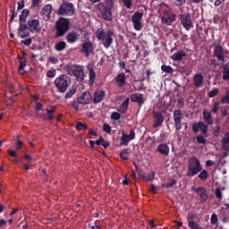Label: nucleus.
<instances>
[{
    "label": "nucleus",
    "instance_id": "obj_1",
    "mask_svg": "<svg viewBox=\"0 0 229 229\" xmlns=\"http://www.w3.org/2000/svg\"><path fill=\"white\" fill-rule=\"evenodd\" d=\"M114 8V0H105V3H99L98 4V10L100 12L103 21H114V15H112V10Z\"/></svg>",
    "mask_w": 229,
    "mask_h": 229
},
{
    "label": "nucleus",
    "instance_id": "obj_2",
    "mask_svg": "<svg viewBox=\"0 0 229 229\" xmlns=\"http://www.w3.org/2000/svg\"><path fill=\"white\" fill-rule=\"evenodd\" d=\"M55 38L64 37L65 33L71 30V21L67 18L60 17L55 24Z\"/></svg>",
    "mask_w": 229,
    "mask_h": 229
},
{
    "label": "nucleus",
    "instance_id": "obj_3",
    "mask_svg": "<svg viewBox=\"0 0 229 229\" xmlns=\"http://www.w3.org/2000/svg\"><path fill=\"white\" fill-rule=\"evenodd\" d=\"M96 37L98 40H100V42H104L103 46L106 47V49H108L112 44H114V30H108L105 31V29L99 28L96 31Z\"/></svg>",
    "mask_w": 229,
    "mask_h": 229
},
{
    "label": "nucleus",
    "instance_id": "obj_4",
    "mask_svg": "<svg viewBox=\"0 0 229 229\" xmlns=\"http://www.w3.org/2000/svg\"><path fill=\"white\" fill-rule=\"evenodd\" d=\"M201 169H203V165H201L199 159L196 157H190L188 159L186 176H188V178H192L193 176L199 174Z\"/></svg>",
    "mask_w": 229,
    "mask_h": 229
},
{
    "label": "nucleus",
    "instance_id": "obj_5",
    "mask_svg": "<svg viewBox=\"0 0 229 229\" xmlns=\"http://www.w3.org/2000/svg\"><path fill=\"white\" fill-rule=\"evenodd\" d=\"M71 83H72L71 76L67 74L59 75L58 77L55 78L54 81V85L57 89V92H60L61 94L67 92V89L71 87Z\"/></svg>",
    "mask_w": 229,
    "mask_h": 229
},
{
    "label": "nucleus",
    "instance_id": "obj_6",
    "mask_svg": "<svg viewBox=\"0 0 229 229\" xmlns=\"http://www.w3.org/2000/svg\"><path fill=\"white\" fill-rule=\"evenodd\" d=\"M65 71L70 76H75L77 81H83L85 78V73L83 72V68L78 64H68L65 67Z\"/></svg>",
    "mask_w": 229,
    "mask_h": 229
},
{
    "label": "nucleus",
    "instance_id": "obj_7",
    "mask_svg": "<svg viewBox=\"0 0 229 229\" xmlns=\"http://www.w3.org/2000/svg\"><path fill=\"white\" fill-rule=\"evenodd\" d=\"M75 8L74 4L71 2L65 1L61 4L56 13L57 15H74Z\"/></svg>",
    "mask_w": 229,
    "mask_h": 229
},
{
    "label": "nucleus",
    "instance_id": "obj_8",
    "mask_svg": "<svg viewBox=\"0 0 229 229\" xmlns=\"http://www.w3.org/2000/svg\"><path fill=\"white\" fill-rule=\"evenodd\" d=\"M179 19L181 21L182 28H184L186 31H190L191 30H192V28H194V24L192 23V18H191V15L189 13L180 14Z\"/></svg>",
    "mask_w": 229,
    "mask_h": 229
},
{
    "label": "nucleus",
    "instance_id": "obj_9",
    "mask_svg": "<svg viewBox=\"0 0 229 229\" xmlns=\"http://www.w3.org/2000/svg\"><path fill=\"white\" fill-rule=\"evenodd\" d=\"M142 17H144V13H140L139 11L134 13L131 16L133 29L136 31H140L142 30V22H140V21H142Z\"/></svg>",
    "mask_w": 229,
    "mask_h": 229
},
{
    "label": "nucleus",
    "instance_id": "obj_10",
    "mask_svg": "<svg viewBox=\"0 0 229 229\" xmlns=\"http://www.w3.org/2000/svg\"><path fill=\"white\" fill-rule=\"evenodd\" d=\"M83 35V30L81 29H76L75 30H72L69 32L65 38L68 44H74L80 40V38Z\"/></svg>",
    "mask_w": 229,
    "mask_h": 229
},
{
    "label": "nucleus",
    "instance_id": "obj_11",
    "mask_svg": "<svg viewBox=\"0 0 229 229\" xmlns=\"http://www.w3.org/2000/svg\"><path fill=\"white\" fill-rule=\"evenodd\" d=\"M95 49L96 47H94V44L92 42L85 41L81 46V53H82V55H85V56L89 58L90 55H94Z\"/></svg>",
    "mask_w": 229,
    "mask_h": 229
},
{
    "label": "nucleus",
    "instance_id": "obj_12",
    "mask_svg": "<svg viewBox=\"0 0 229 229\" xmlns=\"http://www.w3.org/2000/svg\"><path fill=\"white\" fill-rule=\"evenodd\" d=\"M173 117L174 128L176 131H180V130H182V119H183V114L182 113V110L175 109L174 111Z\"/></svg>",
    "mask_w": 229,
    "mask_h": 229
},
{
    "label": "nucleus",
    "instance_id": "obj_13",
    "mask_svg": "<svg viewBox=\"0 0 229 229\" xmlns=\"http://www.w3.org/2000/svg\"><path fill=\"white\" fill-rule=\"evenodd\" d=\"M133 139H135V130L131 129L129 135L123 131L120 138V146H128L130 141L133 140Z\"/></svg>",
    "mask_w": 229,
    "mask_h": 229
},
{
    "label": "nucleus",
    "instance_id": "obj_14",
    "mask_svg": "<svg viewBox=\"0 0 229 229\" xmlns=\"http://www.w3.org/2000/svg\"><path fill=\"white\" fill-rule=\"evenodd\" d=\"M191 191L196 192L198 196L200 198V203H207L208 199V193L207 192V189L204 187L200 186L199 188H196L194 186H191Z\"/></svg>",
    "mask_w": 229,
    "mask_h": 229
},
{
    "label": "nucleus",
    "instance_id": "obj_15",
    "mask_svg": "<svg viewBox=\"0 0 229 229\" xmlns=\"http://www.w3.org/2000/svg\"><path fill=\"white\" fill-rule=\"evenodd\" d=\"M51 13H53V5L51 4L44 5L40 12V15L44 21H49L51 19Z\"/></svg>",
    "mask_w": 229,
    "mask_h": 229
},
{
    "label": "nucleus",
    "instance_id": "obj_16",
    "mask_svg": "<svg viewBox=\"0 0 229 229\" xmlns=\"http://www.w3.org/2000/svg\"><path fill=\"white\" fill-rule=\"evenodd\" d=\"M153 117V128H159V126H162V123H164V115H162V113L153 111L152 113Z\"/></svg>",
    "mask_w": 229,
    "mask_h": 229
},
{
    "label": "nucleus",
    "instance_id": "obj_17",
    "mask_svg": "<svg viewBox=\"0 0 229 229\" xmlns=\"http://www.w3.org/2000/svg\"><path fill=\"white\" fill-rule=\"evenodd\" d=\"M29 31L30 33H39L40 32V21L38 20H29L28 21Z\"/></svg>",
    "mask_w": 229,
    "mask_h": 229
},
{
    "label": "nucleus",
    "instance_id": "obj_18",
    "mask_svg": "<svg viewBox=\"0 0 229 229\" xmlns=\"http://www.w3.org/2000/svg\"><path fill=\"white\" fill-rule=\"evenodd\" d=\"M214 56H216L221 64L225 62V49H223V46L219 44L215 45Z\"/></svg>",
    "mask_w": 229,
    "mask_h": 229
},
{
    "label": "nucleus",
    "instance_id": "obj_19",
    "mask_svg": "<svg viewBox=\"0 0 229 229\" xmlns=\"http://www.w3.org/2000/svg\"><path fill=\"white\" fill-rule=\"evenodd\" d=\"M80 105H89L92 101V94L89 91H84L78 98Z\"/></svg>",
    "mask_w": 229,
    "mask_h": 229
},
{
    "label": "nucleus",
    "instance_id": "obj_20",
    "mask_svg": "<svg viewBox=\"0 0 229 229\" xmlns=\"http://www.w3.org/2000/svg\"><path fill=\"white\" fill-rule=\"evenodd\" d=\"M176 21V14L171 13H165L164 17L162 18L163 24H166V26H171L173 22Z\"/></svg>",
    "mask_w": 229,
    "mask_h": 229
},
{
    "label": "nucleus",
    "instance_id": "obj_21",
    "mask_svg": "<svg viewBox=\"0 0 229 229\" xmlns=\"http://www.w3.org/2000/svg\"><path fill=\"white\" fill-rule=\"evenodd\" d=\"M105 96H106V93L103 89H98L94 92V98L92 99L94 105H98V103H101L103 99L105 98Z\"/></svg>",
    "mask_w": 229,
    "mask_h": 229
},
{
    "label": "nucleus",
    "instance_id": "obj_22",
    "mask_svg": "<svg viewBox=\"0 0 229 229\" xmlns=\"http://www.w3.org/2000/svg\"><path fill=\"white\" fill-rule=\"evenodd\" d=\"M130 99L131 103H138L139 106L144 105V98H142V94L140 93H131L130 95Z\"/></svg>",
    "mask_w": 229,
    "mask_h": 229
},
{
    "label": "nucleus",
    "instance_id": "obj_23",
    "mask_svg": "<svg viewBox=\"0 0 229 229\" xmlns=\"http://www.w3.org/2000/svg\"><path fill=\"white\" fill-rule=\"evenodd\" d=\"M156 151L159 153V155H163L164 157H169V146L165 143H162L157 146Z\"/></svg>",
    "mask_w": 229,
    "mask_h": 229
},
{
    "label": "nucleus",
    "instance_id": "obj_24",
    "mask_svg": "<svg viewBox=\"0 0 229 229\" xmlns=\"http://www.w3.org/2000/svg\"><path fill=\"white\" fill-rule=\"evenodd\" d=\"M183 56H187V54L185 53V51L181 50L174 53V55H171L170 58L171 60H173V62H182V60H183Z\"/></svg>",
    "mask_w": 229,
    "mask_h": 229
},
{
    "label": "nucleus",
    "instance_id": "obj_25",
    "mask_svg": "<svg viewBox=\"0 0 229 229\" xmlns=\"http://www.w3.org/2000/svg\"><path fill=\"white\" fill-rule=\"evenodd\" d=\"M203 121L208 124H214V120L212 119V113L210 111L204 110L202 112Z\"/></svg>",
    "mask_w": 229,
    "mask_h": 229
},
{
    "label": "nucleus",
    "instance_id": "obj_26",
    "mask_svg": "<svg viewBox=\"0 0 229 229\" xmlns=\"http://www.w3.org/2000/svg\"><path fill=\"white\" fill-rule=\"evenodd\" d=\"M193 85L196 89H199L203 85V75L201 74H195L193 77Z\"/></svg>",
    "mask_w": 229,
    "mask_h": 229
},
{
    "label": "nucleus",
    "instance_id": "obj_27",
    "mask_svg": "<svg viewBox=\"0 0 229 229\" xmlns=\"http://www.w3.org/2000/svg\"><path fill=\"white\" fill-rule=\"evenodd\" d=\"M115 81L118 87H124L126 85V75L123 72L119 73L115 78Z\"/></svg>",
    "mask_w": 229,
    "mask_h": 229
},
{
    "label": "nucleus",
    "instance_id": "obj_28",
    "mask_svg": "<svg viewBox=\"0 0 229 229\" xmlns=\"http://www.w3.org/2000/svg\"><path fill=\"white\" fill-rule=\"evenodd\" d=\"M222 148L224 151H229V132H225L222 140Z\"/></svg>",
    "mask_w": 229,
    "mask_h": 229
},
{
    "label": "nucleus",
    "instance_id": "obj_29",
    "mask_svg": "<svg viewBox=\"0 0 229 229\" xmlns=\"http://www.w3.org/2000/svg\"><path fill=\"white\" fill-rule=\"evenodd\" d=\"M197 178L200 180V182H207L208 180V171L207 169H201Z\"/></svg>",
    "mask_w": 229,
    "mask_h": 229
},
{
    "label": "nucleus",
    "instance_id": "obj_30",
    "mask_svg": "<svg viewBox=\"0 0 229 229\" xmlns=\"http://www.w3.org/2000/svg\"><path fill=\"white\" fill-rule=\"evenodd\" d=\"M130 105V98H127L120 106V108L118 110V112H120V114H126V112H128V106Z\"/></svg>",
    "mask_w": 229,
    "mask_h": 229
},
{
    "label": "nucleus",
    "instance_id": "obj_31",
    "mask_svg": "<svg viewBox=\"0 0 229 229\" xmlns=\"http://www.w3.org/2000/svg\"><path fill=\"white\" fill-rule=\"evenodd\" d=\"M19 72L24 74V67H26V62H28L27 57H19Z\"/></svg>",
    "mask_w": 229,
    "mask_h": 229
},
{
    "label": "nucleus",
    "instance_id": "obj_32",
    "mask_svg": "<svg viewBox=\"0 0 229 229\" xmlns=\"http://www.w3.org/2000/svg\"><path fill=\"white\" fill-rule=\"evenodd\" d=\"M65 47H67V43H65V41L62 40L57 42L55 47L54 49H55L58 53L64 51L65 49Z\"/></svg>",
    "mask_w": 229,
    "mask_h": 229
},
{
    "label": "nucleus",
    "instance_id": "obj_33",
    "mask_svg": "<svg viewBox=\"0 0 229 229\" xmlns=\"http://www.w3.org/2000/svg\"><path fill=\"white\" fill-rule=\"evenodd\" d=\"M199 130H200L203 137H208V126L205 123L199 122Z\"/></svg>",
    "mask_w": 229,
    "mask_h": 229
},
{
    "label": "nucleus",
    "instance_id": "obj_34",
    "mask_svg": "<svg viewBox=\"0 0 229 229\" xmlns=\"http://www.w3.org/2000/svg\"><path fill=\"white\" fill-rule=\"evenodd\" d=\"M46 112L47 114V116H46V119H47V121H53V119H55V116H53L54 112H56V106H52L51 109L47 108Z\"/></svg>",
    "mask_w": 229,
    "mask_h": 229
},
{
    "label": "nucleus",
    "instance_id": "obj_35",
    "mask_svg": "<svg viewBox=\"0 0 229 229\" xmlns=\"http://www.w3.org/2000/svg\"><path fill=\"white\" fill-rule=\"evenodd\" d=\"M89 85H94V81H96V72L92 69H89Z\"/></svg>",
    "mask_w": 229,
    "mask_h": 229
},
{
    "label": "nucleus",
    "instance_id": "obj_36",
    "mask_svg": "<svg viewBox=\"0 0 229 229\" xmlns=\"http://www.w3.org/2000/svg\"><path fill=\"white\" fill-rule=\"evenodd\" d=\"M26 30H29L28 21L26 24V21H20L19 28H18V35H21V33H24Z\"/></svg>",
    "mask_w": 229,
    "mask_h": 229
},
{
    "label": "nucleus",
    "instance_id": "obj_37",
    "mask_svg": "<svg viewBox=\"0 0 229 229\" xmlns=\"http://www.w3.org/2000/svg\"><path fill=\"white\" fill-rule=\"evenodd\" d=\"M87 128H89L87 123L81 122H77V123L75 124V129L77 130V131H85Z\"/></svg>",
    "mask_w": 229,
    "mask_h": 229
},
{
    "label": "nucleus",
    "instance_id": "obj_38",
    "mask_svg": "<svg viewBox=\"0 0 229 229\" xmlns=\"http://www.w3.org/2000/svg\"><path fill=\"white\" fill-rule=\"evenodd\" d=\"M28 15H30V11L28 9H24L20 15L19 21L26 22V19H28Z\"/></svg>",
    "mask_w": 229,
    "mask_h": 229
},
{
    "label": "nucleus",
    "instance_id": "obj_39",
    "mask_svg": "<svg viewBox=\"0 0 229 229\" xmlns=\"http://www.w3.org/2000/svg\"><path fill=\"white\" fill-rule=\"evenodd\" d=\"M155 180V172L150 171L147 176L142 177L143 182H153Z\"/></svg>",
    "mask_w": 229,
    "mask_h": 229
},
{
    "label": "nucleus",
    "instance_id": "obj_40",
    "mask_svg": "<svg viewBox=\"0 0 229 229\" xmlns=\"http://www.w3.org/2000/svg\"><path fill=\"white\" fill-rule=\"evenodd\" d=\"M74 94H76V88L73 87L71 89H69L66 94H65V99H71V98H72V96H74Z\"/></svg>",
    "mask_w": 229,
    "mask_h": 229
},
{
    "label": "nucleus",
    "instance_id": "obj_41",
    "mask_svg": "<svg viewBox=\"0 0 229 229\" xmlns=\"http://www.w3.org/2000/svg\"><path fill=\"white\" fill-rule=\"evenodd\" d=\"M174 185H176V180L172 179V180L170 181V182L162 184V188H163V189H171V187H174Z\"/></svg>",
    "mask_w": 229,
    "mask_h": 229
},
{
    "label": "nucleus",
    "instance_id": "obj_42",
    "mask_svg": "<svg viewBox=\"0 0 229 229\" xmlns=\"http://www.w3.org/2000/svg\"><path fill=\"white\" fill-rule=\"evenodd\" d=\"M188 226L191 229H203V228L199 227V225H198V223L194 222V220L190 221L188 224Z\"/></svg>",
    "mask_w": 229,
    "mask_h": 229
},
{
    "label": "nucleus",
    "instance_id": "obj_43",
    "mask_svg": "<svg viewBox=\"0 0 229 229\" xmlns=\"http://www.w3.org/2000/svg\"><path fill=\"white\" fill-rule=\"evenodd\" d=\"M219 102L215 101L212 105V108H211V112L212 114H217V112L219 111Z\"/></svg>",
    "mask_w": 229,
    "mask_h": 229
},
{
    "label": "nucleus",
    "instance_id": "obj_44",
    "mask_svg": "<svg viewBox=\"0 0 229 229\" xmlns=\"http://www.w3.org/2000/svg\"><path fill=\"white\" fill-rule=\"evenodd\" d=\"M207 137L203 136V135H198L196 137V140L199 144H207Z\"/></svg>",
    "mask_w": 229,
    "mask_h": 229
},
{
    "label": "nucleus",
    "instance_id": "obj_45",
    "mask_svg": "<svg viewBox=\"0 0 229 229\" xmlns=\"http://www.w3.org/2000/svg\"><path fill=\"white\" fill-rule=\"evenodd\" d=\"M161 71H163V72H167L169 74L173 72V67H171L170 65L163 64L161 66Z\"/></svg>",
    "mask_w": 229,
    "mask_h": 229
},
{
    "label": "nucleus",
    "instance_id": "obj_46",
    "mask_svg": "<svg viewBox=\"0 0 229 229\" xmlns=\"http://www.w3.org/2000/svg\"><path fill=\"white\" fill-rule=\"evenodd\" d=\"M228 110H229V106H224L221 107L222 117H226V115H228Z\"/></svg>",
    "mask_w": 229,
    "mask_h": 229
},
{
    "label": "nucleus",
    "instance_id": "obj_47",
    "mask_svg": "<svg viewBox=\"0 0 229 229\" xmlns=\"http://www.w3.org/2000/svg\"><path fill=\"white\" fill-rule=\"evenodd\" d=\"M111 119L112 121H119L121 119V114L117 112H113L111 114Z\"/></svg>",
    "mask_w": 229,
    "mask_h": 229
},
{
    "label": "nucleus",
    "instance_id": "obj_48",
    "mask_svg": "<svg viewBox=\"0 0 229 229\" xmlns=\"http://www.w3.org/2000/svg\"><path fill=\"white\" fill-rule=\"evenodd\" d=\"M218 93H219V89L215 88L211 91L208 92V97L209 98H216V96H217Z\"/></svg>",
    "mask_w": 229,
    "mask_h": 229
},
{
    "label": "nucleus",
    "instance_id": "obj_49",
    "mask_svg": "<svg viewBox=\"0 0 229 229\" xmlns=\"http://www.w3.org/2000/svg\"><path fill=\"white\" fill-rule=\"evenodd\" d=\"M215 196L217 199L221 200L223 199V192H221V189L216 188L215 191Z\"/></svg>",
    "mask_w": 229,
    "mask_h": 229
},
{
    "label": "nucleus",
    "instance_id": "obj_50",
    "mask_svg": "<svg viewBox=\"0 0 229 229\" xmlns=\"http://www.w3.org/2000/svg\"><path fill=\"white\" fill-rule=\"evenodd\" d=\"M222 105H227L229 103V91H226L225 96L221 98Z\"/></svg>",
    "mask_w": 229,
    "mask_h": 229
},
{
    "label": "nucleus",
    "instance_id": "obj_51",
    "mask_svg": "<svg viewBox=\"0 0 229 229\" xmlns=\"http://www.w3.org/2000/svg\"><path fill=\"white\" fill-rule=\"evenodd\" d=\"M223 80L228 81L229 80V67L225 68L223 71Z\"/></svg>",
    "mask_w": 229,
    "mask_h": 229
},
{
    "label": "nucleus",
    "instance_id": "obj_52",
    "mask_svg": "<svg viewBox=\"0 0 229 229\" xmlns=\"http://www.w3.org/2000/svg\"><path fill=\"white\" fill-rule=\"evenodd\" d=\"M56 76V70H50L47 72V78H55Z\"/></svg>",
    "mask_w": 229,
    "mask_h": 229
},
{
    "label": "nucleus",
    "instance_id": "obj_53",
    "mask_svg": "<svg viewBox=\"0 0 229 229\" xmlns=\"http://www.w3.org/2000/svg\"><path fill=\"white\" fill-rule=\"evenodd\" d=\"M103 131H106V133H111L112 132V127L108 125V123L103 124Z\"/></svg>",
    "mask_w": 229,
    "mask_h": 229
},
{
    "label": "nucleus",
    "instance_id": "obj_54",
    "mask_svg": "<svg viewBox=\"0 0 229 229\" xmlns=\"http://www.w3.org/2000/svg\"><path fill=\"white\" fill-rule=\"evenodd\" d=\"M92 135L93 137H98V131H96V130H89L88 132V139H92Z\"/></svg>",
    "mask_w": 229,
    "mask_h": 229
},
{
    "label": "nucleus",
    "instance_id": "obj_55",
    "mask_svg": "<svg viewBox=\"0 0 229 229\" xmlns=\"http://www.w3.org/2000/svg\"><path fill=\"white\" fill-rule=\"evenodd\" d=\"M192 131L194 133H198V131H199V123H194L192 124Z\"/></svg>",
    "mask_w": 229,
    "mask_h": 229
},
{
    "label": "nucleus",
    "instance_id": "obj_56",
    "mask_svg": "<svg viewBox=\"0 0 229 229\" xmlns=\"http://www.w3.org/2000/svg\"><path fill=\"white\" fill-rule=\"evenodd\" d=\"M122 3L126 8H131V0H122Z\"/></svg>",
    "mask_w": 229,
    "mask_h": 229
},
{
    "label": "nucleus",
    "instance_id": "obj_57",
    "mask_svg": "<svg viewBox=\"0 0 229 229\" xmlns=\"http://www.w3.org/2000/svg\"><path fill=\"white\" fill-rule=\"evenodd\" d=\"M21 44H24V46H31L33 39H31V38H29L27 39L21 40Z\"/></svg>",
    "mask_w": 229,
    "mask_h": 229
},
{
    "label": "nucleus",
    "instance_id": "obj_58",
    "mask_svg": "<svg viewBox=\"0 0 229 229\" xmlns=\"http://www.w3.org/2000/svg\"><path fill=\"white\" fill-rule=\"evenodd\" d=\"M72 108H74L77 111L80 110V102H78V98H77V101L73 100L72 102Z\"/></svg>",
    "mask_w": 229,
    "mask_h": 229
},
{
    "label": "nucleus",
    "instance_id": "obj_59",
    "mask_svg": "<svg viewBox=\"0 0 229 229\" xmlns=\"http://www.w3.org/2000/svg\"><path fill=\"white\" fill-rule=\"evenodd\" d=\"M130 151V148H124L123 149L120 154H119V157L120 158H124V156L123 155H129V152Z\"/></svg>",
    "mask_w": 229,
    "mask_h": 229
},
{
    "label": "nucleus",
    "instance_id": "obj_60",
    "mask_svg": "<svg viewBox=\"0 0 229 229\" xmlns=\"http://www.w3.org/2000/svg\"><path fill=\"white\" fill-rule=\"evenodd\" d=\"M24 144L22 143V141H21V140H17L16 143H15V149L17 151H19V149H21V148H22Z\"/></svg>",
    "mask_w": 229,
    "mask_h": 229
},
{
    "label": "nucleus",
    "instance_id": "obj_61",
    "mask_svg": "<svg viewBox=\"0 0 229 229\" xmlns=\"http://www.w3.org/2000/svg\"><path fill=\"white\" fill-rule=\"evenodd\" d=\"M42 108H44V105L40 102H36L35 110L37 112H40V110H42Z\"/></svg>",
    "mask_w": 229,
    "mask_h": 229
},
{
    "label": "nucleus",
    "instance_id": "obj_62",
    "mask_svg": "<svg viewBox=\"0 0 229 229\" xmlns=\"http://www.w3.org/2000/svg\"><path fill=\"white\" fill-rule=\"evenodd\" d=\"M7 155L13 158H17V152L15 150H7Z\"/></svg>",
    "mask_w": 229,
    "mask_h": 229
},
{
    "label": "nucleus",
    "instance_id": "obj_63",
    "mask_svg": "<svg viewBox=\"0 0 229 229\" xmlns=\"http://www.w3.org/2000/svg\"><path fill=\"white\" fill-rule=\"evenodd\" d=\"M177 103L179 105V108H183V106L185 105V100L183 98H179L177 100Z\"/></svg>",
    "mask_w": 229,
    "mask_h": 229
},
{
    "label": "nucleus",
    "instance_id": "obj_64",
    "mask_svg": "<svg viewBox=\"0 0 229 229\" xmlns=\"http://www.w3.org/2000/svg\"><path fill=\"white\" fill-rule=\"evenodd\" d=\"M216 223H217V215L213 214V215L211 216V224H212V225H216Z\"/></svg>",
    "mask_w": 229,
    "mask_h": 229
}]
</instances>
